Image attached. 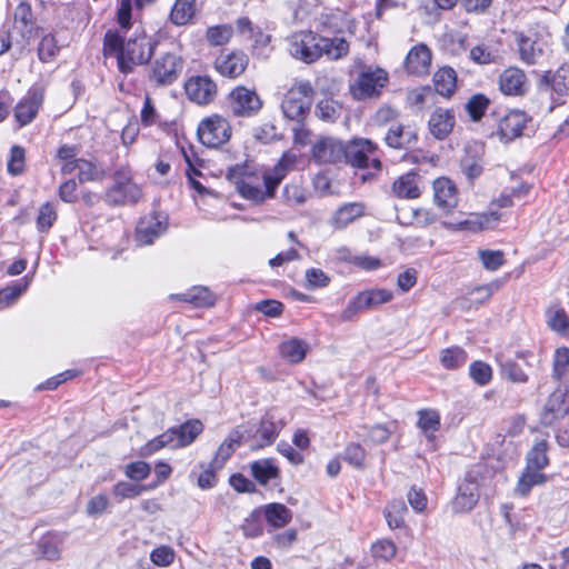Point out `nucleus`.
<instances>
[{"mask_svg": "<svg viewBox=\"0 0 569 569\" xmlns=\"http://www.w3.org/2000/svg\"><path fill=\"white\" fill-rule=\"evenodd\" d=\"M289 54L301 62L313 63L322 56L329 60H340L349 53V42L345 38H326L317 32L305 30L288 37Z\"/></svg>", "mask_w": 569, "mask_h": 569, "instance_id": "1", "label": "nucleus"}, {"mask_svg": "<svg viewBox=\"0 0 569 569\" xmlns=\"http://www.w3.org/2000/svg\"><path fill=\"white\" fill-rule=\"evenodd\" d=\"M312 94V87L307 81L292 86L287 91L281 102L283 114L288 119L301 121L310 110Z\"/></svg>", "mask_w": 569, "mask_h": 569, "instance_id": "2", "label": "nucleus"}, {"mask_svg": "<svg viewBox=\"0 0 569 569\" xmlns=\"http://www.w3.org/2000/svg\"><path fill=\"white\" fill-rule=\"evenodd\" d=\"M114 183L106 192L108 204L117 207L136 204L142 198L141 188L132 182L129 173L124 170H117L113 174Z\"/></svg>", "mask_w": 569, "mask_h": 569, "instance_id": "3", "label": "nucleus"}, {"mask_svg": "<svg viewBox=\"0 0 569 569\" xmlns=\"http://www.w3.org/2000/svg\"><path fill=\"white\" fill-rule=\"evenodd\" d=\"M392 298V292L382 288L360 291L342 310L341 320L352 321L358 313L367 310H373L379 306L389 302Z\"/></svg>", "mask_w": 569, "mask_h": 569, "instance_id": "4", "label": "nucleus"}, {"mask_svg": "<svg viewBox=\"0 0 569 569\" xmlns=\"http://www.w3.org/2000/svg\"><path fill=\"white\" fill-rule=\"evenodd\" d=\"M388 82V72L379 67L365 68L358 78L350 84V92L353 98L365 100L379 96Z\"/></svg>", "mask_w": 569, "mask_h": 569, "instance_id": "5", "label": "nucleus"}, {"mask_svg": "<svg viewBox=\"0 0 569 569\" xmlns=\"http://www.w3.org/2000/svg\"><path fill=\"white\" fill-rule=\"evenodd\" d=\"M153 52V43L146 36L129 39L126 47L119 52V69L122 73H129L134 66L148 62Z\"/></svg>", "mask_w": 569, "mask_h": 569, "instance_id": "6", "label": "nucleus"}, {"mask_svg": "<svg viewBox=\"0 0 569 569\" xmlns=\"http://www.w3.org/2000/svg\"><path fill=\"white\" fill-rule=\"evenodd\" d=\"M569 415V380L559 386L547 398L540 413V423L545 427H551L557 421L565 419Z\"/></svg>", "mask_w": 569, "mask_h": 569, "instance_id": "7", "label": "nucleus"}, {"mask_svg": "<svg viewBox=\"0 0 569 569\" xmlns=\"http://www.w3.org/2000/svg\"><path fill=\"white\" fill-rule=\"evenodd\" d=\"M229 107L237 117H252L262 108V100L253 89L236 87L229 93Z\"/></svg>", "mask_w": 569, "mask_h": 569, "instance_id": "8", "label": "nucleus"}, {"mask_svg": "<svg viewBox=\"0 0 569 569\" xmlns=\"http://www.w3.org/2000/svg\"><path fill=\"white\" fill-rule=\"evenodd\" d=\"M530 131H532L531 118L523 111L513 110L499 121L497 134L501 139L511 141L528 138Z\"/></svg>", "mask_w": 569, "mask_h": 569, "instance_id": "9", "label": "nucleus"}, {"mask_svg": "<svg viewBox=\"0 0 569 569\" xmlns=\"http://www.w3.org/2000/svg\"><path fill=\"white\" fill-rule=\"evenodd\" d=\"M183 68L182 60L173 54L166 53L156 59L150 79L159 86H168L173 83L180 76Z\"/></svg>", "mask_w": 569, "mask_h": 569, "instance_id": "10", "label": "nucleus"}, {"mask_svg": "<svg viewBox=\"0 0 569 569\" xmlns=\"http://www.w3.org/2000/svg\"><path fill=\"white\" fill-rule=\"evenodd\" d=\"M200 142H228L231 138V126L221 116L203 119L197 129Z\"/></svg>", "mask_w": 569, "mask_h": 569, "instance_id": "11", "label": "nucleus"}, {"mask_svg": "<svg viewBox=\"0 0 569 569\" xmlns=\"http://www.w3.org/2000/svg\"><path fill=\"white\" fill-rule=\"evenodd\" d=\"M168 214L153 210L148 217L139 220L137 238L143 244H151L156 238L168 229Z\"/></svg>", "mask_w": 569, "mask_h": 569, "instance_id": "12", "label": "nucleus"}, {"mask_svg": "<svg viewBox=\"0 0 569 569\" xmlns=\"http://www.w3.org/2000/svg\"><path fill=\"white\" fill-rule=\"evenodd\" d=\"M246 174L247 164L237 163L232 167H229L227 178L236 184V189L242 198L252 201L254 204L263 203L266 200H268L263 194V190L259 186H253L246 182L243 180Z\"/></svg>", "mask_w": 569, "mask_h": 569, "instance_id": "13", "label": "nucleus"}, {"mask_svg": "<svg viewBox=\"0 0 569 569\" xmlns=\"http://www.w3.org/2000/svg\"><path fill=\"white\" fill-rule=\"evenodd\" d=\"M187 97L198 104H209L217 96V84L208 76L191 77L186 81Z\"/></svg>", "mask_w": 569, "mask_h": 569, "instance_id": "14", "label": "nucleus"}, {"mask_svg": "<svg viewBox=\"0 0 569 569\" xmlns=\"http://www.w3.org/2000/svg\"><path fill=\"white\" fill-rule=\"evenodd\" d=\"M44 90L41 87H32L27 96L16 106L14 118L20 126L30 123L37 116L43 103Z\"/></svg>", "mask_w": 569, "mask_h": 569, "instance_id": "15", "label": "nucleus"}, {"mask_svg": "<svg viewBox=\"0 0 569 569\" xmlns=\"http://www.w3.org/2000/svg\"><path fill=\"white\" fill-rule=\"evenodd\" d=\"M479 500V486L476 477L467 472L465 480L459 485L457 496L453 500L456 512L471 511Z\"/></svg>", "mask_w": 569, "mask_h": 569, "instance_id": "16", "label": "nucleus"}, {"mask_svg": "<svg viewBox=\"0 0 569 569\" xmlns=\"http://www.w3.org/2000/svg\"><path fill=\"white\" fill-rule=\"evenodd\" d=\"M432 60V53L425 43L413 46L405 60V68L408 73L415 76H425L429 73Z\"/></svg>", "mask_w": 569, "mask_h": 569, "instance_id": "17", "label": "nucleus"}, {"mask_svg": "<svg viewBox=\"0 0 569 569\" xmlns=\"http://www.w3.org/2000/svg\"><path fill=\"white\" fill-rule=\"evenodd\" d=\"M248 62L249 58L243 52H230L220 54L214 66L221 76L236 78L244 72Z\"/></svg>", "mask_w": 569, "mask_h": 569, "instance_id": "18", "label": "nucleus"}, {"mask_svg": "<svg viewBox=\"0 0 569 569\" xmlns=\"http://www.w3.org/2000/svg\"><path fill=\"white\" fill-rule=\"evenodd\" d=\"M433 199L438 207L448 211L456 208L458 199L455 182L447 177L436 179L433 181Z\"/></svg>", "mask_w": 569, "mask_h": 569, "instance_id": "19", "label": "nucleus"}, {"mask_svg": "<svg viewBox=\"0 0 569 569\" xmlns=\"http://www.w3.org/2000/svg\"><path fill=\"white\" fill-rule=\"evenodd\" d=\"M455 113L449 109L438 108L431 114L428 126L429 131L437 140H443L455 127Z\"/></svg>", "mask_w": 569, "mask_h": 569, "instance_id": "20", "label": "nucleus"}, {"mask_svg": "<svg viewBox=\"0 0 569 569\" xmlns=\"http://www.w3.org/2000/svg\"><path fill=\"white\" fill-rule=\"evenodd\" d=\"M257 425L258 441L251 447L253 450L271 446L281 431V426H278L276 417L270 411H267Z\"/></svg>", "mask_w": 569, "mask_h": 569, "instance_id": "21", "label": "nucleus"}, {"mask_svg": "<svg viewBox=\"0 0 569 569\" xmlns=\"http://www.w3.org/2000/svg\"><path fill=\"white\" fill-rule=\"evenodd\" d=\"M499 88L506 96H521L527 88L526 74L518 68H509L500 74Z\"/></svg>", "mask_w": 569, "mask_h": 569, "instance_id": "22", "label": "nucleus"}, {"mask_svg": "<svg viewBox=\"0 0 569 569\" xmlns=\"http://www.w3.org/2000/svg\"><path fill=\"white\" fill-rule=\"evenodd\" d=\"M346 144H312V160L319 164H337L346 158Z\"/></svg>", "mask_w": 569, "mask_h": 569, "instance_id": "23", "label": "nucleus"}, {"mask_svg": "<svg viewBox=\"0 0 569 569\" xmlns=\"http://www.w3.org/2000/svg\"><path fill=\"white\" fill-rule=\"evenodd\" d=\"M250 473L261 486H267L270 480L280 478V469L273 458H264L250 462Z\"/></svg>", "mask_w": 569, "mask_h": 569, "instance_id": "24", "label": "nucleus"}, {"mask_svg": "<svg viewBox=\"0 0 569 569\" xmlns=\"http://www.w3.org/2000/svg\"><path fill=\"white\" fill-rule=\"evenodd\" d=\"M173 428L177 437L176 447L180 448H184L193 443L204 430V426L199 419H188Z\"/></svg>", "mask_w": 569, "mask_h": 569, "instance_id": "25", "label": "nucleus"}, {"mask_svg": "<svg viewBox=\"0 0 569 569\" xmlns=\"http://www.w3.org/2000/svg\"><path fill=\"white\" fill-rule=\"evenodd\" d=\"M260 509L270 527L283 528L292 520V511L283 503L271 502Z\"/></svg>", "mask_w": 569, "mask_h": 569, "instance_id": "26", "label": "nucleus"}, {"mask_svg": "<svg viewBox=\"0 0 569 569\" xmlns=\"http://www.w3.org/2000/svg\"><path fill=\"white\" fill-rule=\"evenodd\" d=\"M345 163L350 164L358 169H367L370 167L369 153H373L377 144H346Z\"/></svg>", "mask_w": 569, "mask_h": 569, "instance_id": "27", "label": "nucleus"}, {"mask_svg": "<svg viewBox=\"0 0 569 569\" xmlns=\"http://www.w3.org/2000/svg\"><path fill=\"white\" fill-rule=\"evenodd\" d=\"M309 351L308 343L300 338H290L280 343V356L290 363H300Z\"/></svg>", "mask_w": 569, "mask_h": 569, "instance_id": "28", "label": "nucleus"}, {"mask_svg": "<svg viewBox=\"0 0 569 569\" xmlns=\"http://www.w3.org/2000/svg\"><path fill=\"white\" fill-rule=\"evenodd\" d=\"M418 173L413 170L399 177L392 184V191L399 198L416 199L420 197V189L417 184Z\"/></svg>", "mask_w": 569, "mask_h": 569, "instance_id": "29", "label": "nucleus"}, {"mask_svg": "<svg viewBox=\"0 0 569 569\" xmlns=\"http://www.w3.org/2000/svg\"><path fill=\"white\" fill-rule=\"evenodd\" d=\"M433 86L436 91L442 97L449 98L453 94L457 87V73L450 67H442L433 74Z\"/></svg>", "mask_w": 569, "mask_h": 569, "instance_id": "30", "label": "nucleus"}, {"mask_svg": "<svg viewBox=\"0 0 569 569\" xmlns=\"http://www.w3.org/2000/svg\"><path fill=\"white\" fill-rule=\"evenodd\" d=\"M548 449L547 440L536 442L526 456L527 469L541 470L546 468L549 465Z\"/></svg>", "mask_w": 569, "mask_h": 569, "instance_id": "31", "label": "nucleus"}, {"mask_svg": "<svg viewBox=\"0 0 569 569\" xmlns=\"http://www.w3.org/2000/svg\"><path fill=\"white\" fill-rule=\"evenodd\" d=\"M362 214L363 206L361 203H346L338 208V210L335 212L333 223L337 228L342 229Z\"/></svg>", "mask_w": 569, "mask_h": 569, "instance_id": "32", "label": "nucleus"}, {"mask_svg": "<svg viewBox=\"0 0 569 569\" xmlns=\"http://www.w3.org/2000/svg\"><path fill=\"white\" fill-rule=\"evenodd\" d=\"M196 13V0H176L171 12L170 20L177 26L187 24Z\"/></svg>", "mask_w": 569, "mask_h": 569, "instance_id": "33", "label": "nucleus"}, {"mask_svg": "<svg viewBox=\"0 0 569 569\" xmlns=\"http://www.w3.org/2000/svg\"><path fill=\"white\" fill-rule=\"evenodd\" d=\"M417 425L426 438L429 441H433L436 438L435 432H437L440 428V416L435 410H420Z\"/></svg>", "mask_w": 569, "mask_h": 569, "instance_id": "34", "label": "nucleus"}, {"mask_svg": "<svg viewBox=\"0 0 569 569\" xmlns=\"http://www.w3.org/2000/svg\"><path fill=\"white\" fill-rule=\"evenodd\" d=\"M180 300L194 305L196 307H211L216 302L212 292L206 287H193L189 291L181 293Z\"/></svg>", "mask_w": 569, "mask_h": 569, "instance_id": "35", "label": "nucleus"}, {"mask_svg": "<svg viewBox=\"0 0 569 569\" xmlns=\"http://www.w3.org/2000/svg\"><path fill=\"white\" fill-rule=\"evenodd\" d=\"M177 147L180 149V152L183 156V159L188 166L186 176L189 179V173L191 177L202 176L201 171L196 167H203L204 160L200 158L199 152L196 150L194 144H177Z\"/></svg>", "mask_w": 569, "mask_h": 569, "instance_id": "36", "label": "nucleus"}, {"mask_svg": "<svg viewBox=\"0 0 569 569\" xmlns=\"http://www.w3.org/2000/svg\"><path fill=\"white\" fill-rule=\"evenodd\" d=\"M540 470L526 469L517 483V491L520 496H527L535 486H540L547 482L548 477Z\"/></svg>", "mask_w": 569, "mask_h": 569, "instance_id": "37", "label": "nucleus"}, {"mask_svg": "<svg viewBox=\"0 0 569 569\" xmlns=\"http://www.w3.org/2000/svg\"><path fill=\"white\" fill-rule=\"evenodd\" d=\"M468 359L467 352L460 347H451L442 350L440 362L448 370L461 368Z\"/></svg>", "mask_w": 569, "mask_h": 569, "instance_id": "38", "label": "nucleus"}, {"mask_svg": "<svg viewBox=\"0 0 569 569\" xmlns=\"http://www.w3.org/2000/svg\"><path fill=\"white\" fill-rule=\"evenodd\" d=\"M60 51L58 41L52 33L44 34L38 46V57L40 61L47 63L53 61Z\"/></svg>", "mask_w": 569, "mask_h": 569, "instance_id": "39", "label": "nucleus"}, {"mask_svg": "<svg viewBox=\"0 0 569 569\" xmlns=\"http://www.w3.org/2000/svg\"><path fill=\"white\" fill-rule=\"evenodd\" d=\"M30 279L31 276L27 274L13 284L1 289L0 303L8 306L16 301L28 289Z\"/></svg>", "mask_w": 569, "mask_h": 569, "instance_id": "40", "label": "nucleus"}, {"mask_svg": "<svg viewBox=\"0 0 569 569\" xmlns=\"http://www.w3.org/2000/svg\"><path fill=\"white\" fill-rule=\"evenodd\" d=\"M58 218V213L56 210V206L47 201L41 204L39 208L38 217H37V229L39 232H48Z\"/></svg>", "mask_w": 569, "mask_h": 569, "instance_id": "41", "label": "nucleus"}, {"mask_svg": "<svg viewBox=\"0 0 569 569\" xmlns=\"http://www.w3.org/2000/svg\"><path fill=\"white\" fill-rule=\"evenodd\" d=\"M26 169V150L20 144H13L7 163L8 173L17 177L24 172Z\"/></svg>", "mask_w": 569, "mask_h": 569, "instance_id": "42", "label": "nucleus"}, {"mask_svg": "<svg viewBox=\"0 0 569 569\" xmlns=\"http://www.w3.org/2000/svg\"><path fill=\"white\" fill-rule=\"evenodd\" d=\"M490 104V100L482 93L473 94L467 101L465 109L470 119L475 122L479 121Z\"/></svg>", "mask_w": 569, "mask_h": 569, "instance_id": "43", "label": "nucleus"}, {"mask_svg": "<svg viewBox=\"0 0 569 569\" xmlns=\"http://www.w3.org/2000/svg\"><path fill=\"white\" fill-rule=\"evenodd\" d=\"M406 511L407 507L402 501H395L383 510V516L390 529L395 530L405 527V518L402 512Z\"/></svg>", "mask_w": 569, "mask_h": 569, "instance_id": "44", "label": "nucleus"}, {"mask_svg": "<svg viewBox=\"0 0 569 569\" xmlns=\"http://www.w3.org/2000/svg\"><path fill=\"white\" fill-rule=\"evenodd\" d=\"M261 516V509L257 508L244 519L241 530L246 538H258L263 533Z\"/></svg>", "mask_w": 569, "mask_h": 569, "instance_id": "45", "label": "nucleus"}, {"mask_svg": "<svg viewBox=\"0 0 569 569\" xmlns=\"http://www.w3.org/2000/svg\"><path fill=\"white\" fill-rule=\"evenodd\" d=\"M569 372V348L560 347L555 351L552 363V379L560 381Z\"/></svg>", "mask_w": 569, "mask_h": 569, "instance_id": "46", "label": "nucleus"}, {"mask_svg": "<svg viewBox=\"0 0 569 569\" xmlns=\"http://www.w3.org/2000/svg\"><path fill=\"white\" fill-rule=\"evenodd\" d=\"M106 176V169L98 167L89 160L80 159L78 178L79 181H100Z\"/></svg>", "mask_w": 569, "mask_h": 569, "instance_id": "47", "label": "nucleus"}, {"mask_svg": "<svg viewBox=\"0 0 569 569\" xmlns=\"http://www.w3.org/2000/svg\"><path fill=\"white\" fill-rule=\"evenodd\" d=\"M470 378L479 386H487L492 379V368L485 361L476 360L469 366Z\"/></svg>", "mask_w": 569, "mask_h": 569, "instance_id": "48", "label": "nucleus"}, {"mask_svg": "<svg viewBox=\"0 0 569 569\" xmlns=\"http://www.w3.org/2000/svg\"><path fill=\"white\" fill-rule=\"evenodd\" d=\"M341 113V106L332 100L325 99L318 102L316 107V114L323 121L333 122Z\"/></svg>", "mask_w": 569, "mask_h": 569, "instance_id": "49", "label": "nucleus"}, {"mask_svg": "<svg viewBox=\"0 0 569 569\" xmlns=\"http://www.w3.org/2000/svg\"><path fill=\"white\" fill-rule=\"evenodd\" d=\"M143 492V488L140 483H132L128 481H118L112 487V495L118 500V502L123 499H134L139 497Z\"/></svg>", "mask_w": 569, "mask_h": 569, "instance_id": "50", "label": "nucleus"}, {"mask_svg": "<svg viewBox=\"0 0 569 569\" xmlns=\"http://www.w3.org/2000/svg\"><path fill=\"white\" fill-rule=\"evenodd\" d=\"M549 87L558 96L569 94V67L559 68L550 78Z\"/></svg>", "mask_w": 569, "mask_h": 569, "instance_id": "51", "label": "nucleus"}, {"mask_svg": "<svg viewBox=\"0 0 569 569\" xmlns=\"http://www.w3.org/2000/svg\"><path fill=\"white\" fill-rule=\"evenodd\" d=\"M257 422L248 421L246 423L239 425L236 428H233L231 432V441L233 442H247L249 440L256 439V442L258 441V430H257Z\"/></svg>", "mask_w": 569, "mask_h": 569, "instance_id": "52", "label": "nucleus"}, {"mask_svg": "<svg viewBox=\"0 0 569 569\" xmlns=\"http://www.w3.org/2000/svg\"><path fill=\"white\" fill-rule=\"evenodd\" d=\"M343 460L356 469L365 468L366 450L356 442L349 443L342 456Z\"/></svg>", "mask_w": 569, "mask_h": 569, "instance_id": "53", "label": "nucleus"}, {"mask_svg": "<svg viewBox=\"0 0 569 569\" xmlns=\"http://www.w3.org/2000/svg\"><path fill=\"white\" fill-rule=\"evenodd\" d=\"M547 325L552 331L559 335H566L568 332L569 317L563 309H557L555 311L549 310L547 311Z\"/></svg>", "mask_w": 569, "mask_h": 569, "instance_id": "54", "label": "nucleus"}, {"mask_svg": "<svg viewBox=\"0 0 569 569\" xmlns=\"http://www.w3.org/2000/svg\"><path fill=\"white\" fill-rule=\"evenodd\" d=\"M501 375L515 383H526L529 379L519 363L511 359L501 362Z\"/></svg>", "mask_w": 569, "mask_h": 569, "instance_id": "55", "label": "nucleus"}, {"mask_svg": "<svg viewBox=\"0 0 569 569\" xmlns=\"http://www.w3.org/2000/svg\"><path fill=\"white\" fill-rule=\"evenodd\" d=\"M200 467L203 469V471L198 477V487L202 490H208L216 487L218 482L217 471L221 468H218V466L213 465L212 460L207 466H204V463H200Z\"/></svg>", "mask_w": 569, "mask_h": 569, "instance_id": "56", "label": "nucleus"}, {"mask_svg": "<svg viewBox=\"0 0 569 569\" xmlns=\"http://www.w3.org/2000/svg\"><path fill=\"white\" fill-rule=\"evenodd\" d=\"M150 473L151 466L143 460L130 462L124 467L126 477L136 482L147 479Z\"/></svg>", "mask_w": 569, "mask_h": 569, "instance_id": "57", "label": "nucleus"}, {"mask_svg": "<svg viewBox=\"0 0 569 569\" xmlns=\"http://www.w3.org/2000/svg\"><path fill=\"white\" fill-rule=\"evenodd\" d=\"M239 446L240 442L231 441V432H229L228 437L219 446L214 457L212 458L213 465L218 466V468H223L227 460L233 455Z\"/></svg>", "mask_w": 569, "mask_h": 569, "instance_id": "58", "label": "nucleus"}, {"mask_svg": "<svg viewBox=\"0 0 569 569\" xmlns=\"http://www.w3.org/2000/svg\"><path fill=\"white\" fill-rule=\"evenodd\" d=\"M479 258L485 269L490 271L498 270L505 263L503 252L500 250H479Z\"/></svg>", "mask_w": 569, "mask_h": 569, "instance_id": "59", "label": "nucleus"}, {"mask_svg": "<svg viewBox=\"0 0 569 569\" xmlns=\"http://www.w3.org/2000/svg\"><path fill=\"white\" fill-rule=\"evenodd\" d=\"M126 47L123 38L117 32L109 30L104 34L103 51L104 54H116L119 61V52Z\"/></svg>", "mask_w": 569, "mask_h": 569, "instance_id": "60", "label": "nucleus"}, {"mask_svg": "<svg viewBox=\"0 0 569 569\" xmlns=\"http://www.w3.org/2000/svg\"><path fill=\"white\" fill-rule=\"evenodd\" d=\"M253 309L266 317L269 318H278L282 315L284 310V305L274 299H264L259 302H257L253 307Z\"/></svg>", "mask_w": 569, "mask_h": 569, "instance_id": "61", "label": "nucleus"}, {"mask_svg": "<svg viewBox=\"0 0 569 569\" xmlns=\"http://www.w3.org/2000/svg\"><path fill=\"white\" fill-rule=\"evenodd\" d=\"M331 279L330 277L318 268H310L306 271V288L307 289H318L326 288L329 286Z\"/></svg>", "mask_w": 569, "mask_h": 569, "instance_id": "62", "label": "nucleus"}, {"mask_svg": "<svg viewBox=\"0 0 569 569\" xmlns=\"http://www.w3.org/2000/svg\"><path fill=\"white\" fill-rule=\"evenodd\" d=\"M232 32L230 26H216L208 29L207 38L211 44L222 46L231 39Z\"/></svg>", "mask_w": 569, "mask_h": 569, "instance_id": "63", "label": "nucleus"}, {"mask_svg": "<svg viewBox=\"0 0 569 569\" xmlns=\"http://www.w3.org/2000/svg\"><path fill=\"white\" fill-rule=\"evenodd\" d=\"M229 485L238 493H254L258 491L254 482L251 481L249 478H247L241 472L232 473L229 477Z\"/></svg>", "mask_w": 569, "mask_h": 569, "instance_id": "64", "label": "nucleus"}]
</instances>
